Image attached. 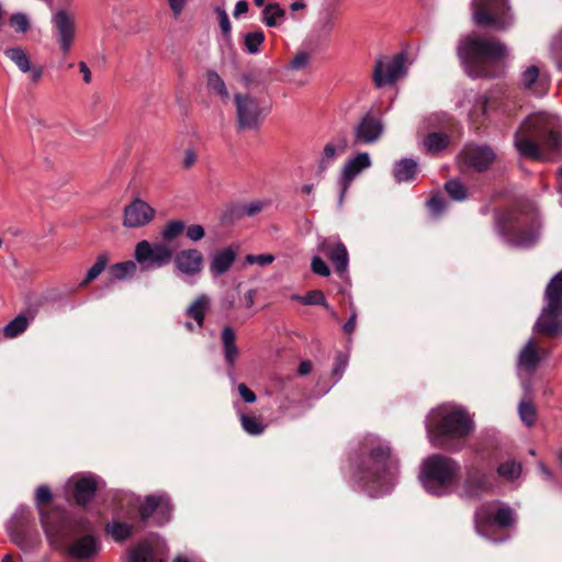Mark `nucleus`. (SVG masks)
Instances as JSON below:
<instances>
[{
	"instance_id": "57",
	"label": "nucleus",
	"mask_w": 562,
	"mask_h": 562,
	"mask_svg": "<svg viewBox=\"0 0 562 562\" xmlns=\"http://www.w3.org/2000/svg\"><path fill=\"white\" fill-rule=\"evenodd\" d=\"M428 207L434 215H439L446 209V202L439 196H434L428 201Z\"/></svg>"
},
{
	"instance_id": "54",
	"label": "nucleus",
	"mask_w": 562,
	"mask_h": 562,
	"mask_svg": "<svg viewBox=\"0 0 562 562\" xmlns=\"http://www.w3.org/2000/svg\"><path fill=\"white\" fill-rule=\"evenodd\" d=\"M317 27L319 32L324 34H329L334 29V18L331 14H324L317 22Z\"/></svg>"
},
{
	"instance_id": "61",
	"label": "nucleus",
	"mask_w": 562,
	"mask_h": 562,
	"mask_svg": "<svg viewBox=\"0 0 562 562\" xmlns=\"http://www.w3.org/2000/svg\"><path fill=\"white\" fill-rule=\"evenodd\" d=\"M187 0H168L170 10L175 16H178L184 9Z\"/></svg>"
},
{
	"instance_id": "46",
	"label": "nucleus",
	"mask_w": 562,
	"mask_h": 562,
	"mask_svg": "<svg viewBox=\"0 0 562 562\" xmlns=\"http://www.w3.org/2000/svg\"><path fill=\"white\" fill-rule=\"evenodd\" d=\"M448 194L456 201L467 199V188L457 179L448 181L445 186Z\"/></svg>"
},
{
	"instance_id": "7",
	"label": "nucleus",
	"mask_w": 562,
	"mask_h": 562,
	"mask_svg": "<svg viewBox=\"0 0 562 562\" xmlns=\"http://www.w3.org/2000/svg\"><path fill=\"white\" fill-rule=\"evenodd\" d=\"M547 306L542 311L536 329L547 336L554 337L562 334V270L557 273L546 289Z\"/></svg>"
},
{
	"instance_id": "30",
	"label": "nucleus",
	"mask_w": 562,
	"mask_h": 562,
	"mask_svg": "<svg viewBox=\"0 0 562 562\" xmlns=\"http://www.w3.org/2000/svg\"><path fill=\"white\" fill-rule=\"evenodd\" d=\"M236 336L232 327L226 326L222 331V342L224 347L225 360L228 364L233 366L237 356L238 349L235 344Z\"/></svg>"
},
{
	"instance_id": "59",
	"label": "nucleus",
	"mask_w": 562,
	"mask_h": 562,
	"mask_svg": "<svg viewBox=\"0 0 562 562\" xmlns=\"http://www.w3.org/2000/svg\"><path fill=\"white\" fill-rule=\"evenodd\" d=\"M196 161V154L192 148H187L184 150V156L182 160V166L184 169H190Z\"/></svg>"
},
{
	"instance_id": "34",
	"label": "nucleus",
	"mask_w": 562,
	"mask_h": 562,
	"mask_svg": "<svg viewBox=\"0 0 562 562\" xmlns=\"http://www.w3.org/2000/svg\"><path fill=\"white\" fill-rule=\"evenodd\" d=\"M497 474L506 481L513 482L521 474V464L515 460L508 459L498 464Z\"/></svg>"
},
{
	"instance_id": "60",
	"label": "nucleus",
	"mask_w": 562,
	"mask_h": 562,
	"mask_svg": "<svg viewBox=\"0 0 562 562\" xmlns=\"http://www.w3.org/2000/svg\"><path fill=\"white\" fill-rule=\"evenodd\" d=\"M262 209H263V202H261V201H252V202L248 203L244 207V212L248 216H252V215L261 212Z\"/></svg>"
},
{
	"instance_id": "53",
	"label": "nucleus",
	"mask_w": 562,
	"mask_h": 562,
	"mask_svg": "<svg viewBox=\"0 0 562 562\" xmlns=\"http://www.w3.org/2000/svg\"><path fill=\"white\" fill-rule=\"evenodd\" d=\"M215 12L217 13V16H218V22H220V27L222 30V33L225 36H228L231 34L232 27H231L229 18H228L226 11L221 7H217L215 9Z\"/></svg>"
},
{
	"instance_id": "16",
	"label": "nucleus",
	"mask_w": 562,
	"mask_h": 562,
	"mask_svg": "<svg viewBox=\"0 0 562 562\" xmlns=\"http://www.w3.org/2000/svg\"><path fill=\"white\" fill-rule=\"evenodd\" d=\"M172 260L175 269L180 276L196 277L202 272L204 258L198 249H182L173 255Z\"/></svg>"
},
{
	"instance_id": "63",
	"label": "nucleus",
	"mask_w": 562,
	"mask_h": 562,
	"mask_svg": "<svg viewBox=\"0 0 562 562\" xmlns=\"http://www.w3.org/2000/svg\"><path fill=\"white\" fill-rule=\"evenodd\" d=\"M347 359L342 355H339L336 361V366L333 370L334 374L340 376L344 373L345 369L347 368Z\"/></svg>"
},
{
	"instance_id": "31",
	"label": "nucleus",
	"mask_w": 562,
	"mask_h": 562,
	"mask_svg": "<svg viewBox=\"0 0 562 562\" xmlns=\"http://www.w3.org/2000/svg\"><path fill=\"white\" fill-rule=\"evenodd\" d=\"M346 149L344 143H327L319 158V169L326 170Z\"/></svg>"
},
{
	"instance_id": "9",
	"label": "nucleus",
	"mask_w": 562,
	"mask_h": 562,
	"mask_svg": "<svg viewBox=\"0 0 562 562\" xmlns=\"http://www.w3.org/2000/svg\"><path fill=\"white\" fill-rule=\"evenodd\" d=\"M134 257L143 271L159 269L172 261V248L162 241L140 240L135 246Z\"/></svg>"
},
{
	"instance_id": "35",
	"label": "nucleus",
	"mask_w": 562,
	"mask_h": 562,
	"mask_svg": "<svg viewBox=\"0 0 562 562\" xmlns=\"http://www.w3.org/2000/svg\"><path fill=\"white\" fill-rule=\"evenodd\" d=\"M207 88L221 97L223 101H227L229 99V93L226 88L224 80L221 76L215 71H210L206 78Z\"/></svg>"
},
{
	"instance_id": "41",
	"label": "nucleus",
	"mask_w": 562,
	"mask_h": 562,
	"mask_svg": "<svg viewBox=\"0 0 562 562\" xmlns=\"http://www.w3.org/2000/svg\"><path fill=\"white\" fill-rule=\"evenodd\" d=\"M292 300L299 301L304 305H322L329 310L326 299L322 291L314 290L306 293V295H292Z\"/></svg>"
},
{
	"instance_id": "36",
	"label": "nucleus",
	"mask_w": 562,
	"mask_h": 562,
	"mask_svg": "<svg viewBox=\"0 0 562 562\" xmlns=\"http://www.w3.org/2000/svg\"><path fill=\"white\" fill-rule=\"evenodd\" d=\"M30 324V319L24 315H19L7 324L3 328V335L7 338H15L24 333Z\"/></svg>"
},
{
	"instance_id": "11",
	"label": "nucleus",
	"mask_w": 562,
	"mask_h": 562,
	"mask_svg": "<svg viewBox=\"0 0 562 562\" xmlns=\"http://www.w3.org/2000/svg\"><path fill=\"white\" fill-rule=\"evenodd\" d=\"M406 74V56L397 54L393 57H381L375 61L372 79L380 88L393 85Z\"/></svg>"
},
{
	"instance_id": "32",
	"label": "nucleus",
	"mask_w": 562,
	"mask_h": 562,
	"mask_svg": "<svg viewBox=\"0 0 562 562\" xmlns=\"http://www.w3.org/2000/svg\"><path fill=\"white\" fill-rule=\"evenodd\" d=\"M137 262L127 260L124 262L115 263L110 268L111 279L114 281H122L132 278L137 270Z\"/></svg>"
},
{
	"instance_id": "64",
	"label": "nucleus",
	"mask_w": 562,
	"mask_h": 562,
	"mask_svg": "<svg viewBox=\"0 0 562 562\" xmlns=\"http://www.w3.org/2000/svg\"><path fill=\"white\" fill-rule=\"evenodd\" d=\"M78 68H79L80 74L82 75L83 81L86 83H90L92 76H91V71H90L89 67L87 66V64L85 61H80L78 64Z\"/></svg>"
},
{
	"instance_id": "21",
	"label": "nucleus",
	"mask_w": 562,
	"mask_h": 562,
	"mask_svg": "<svg viewBox=\"0 0 562 562\" xmlns=\"http://www.w3.org/2000/svg\"><path fill=\"white\" fill-rule=\"evenodd\" d=\"M464 162L477 171L487 169L496 158L495 151L488 146L469 145L462 151Z\"/></svg>"
},
{
	"instance_id": "55",
	"label": "nucleus",
	"mask_w": 562,
	"mask_h": 562,
	"mask_svg": "<svg viewBox=\"0 0 562 562\" xmlns=\"http://www.w3.org/2000/svg\"><path fill=\"white\" fill-rule=\"evenodd\" d=\"M186 231V234H187V237L192 240V241H199L201 240L204 235H205V232H204V228L203 226L199 225V224H195V225H191L189 226Z\"/></svg>"
},
{
	"instance_id": "19",
	"label": "nucleus",
	"mask_w": 562,
	"mask_h": 562,
	"mask_svg": "<svg viewBox=\"0 0 562 562\" xmlns=\"http://www.w3.org/2000/svg\"><path fill=\"white\" fill-rule=\"evenodd\" d=\"M318 251L324 254L335 266L338 273H345L349 263L346 246L337 237L324 238L319 241Z\"/></svg>"
},
{
	"instance_id": "27",
	"label": "nucleus",
	"mask_w": 562,
	"mask_h": 562,
	"mask_svg": "<svg viewBox=\"0 0 562 562\" xmlns=\"http://www.w3.org/2000/svg\"><path fill=\"white\" fill-rule=\"evenodd\" d=\"M100 550V543L95 537L87 535L76 539L70 547V554L77 559H89Z\"/></svg>"
},
{
	"instance_id": "44",
	"label": "nucleus",
	"mask_w": 562,
	"mask_h": 562,
	"mask_svg": "<svg viewBox=\"0 0 562 562\" xmlns=\"http://www.w3.org/2000/svg\"><path fill=\"white\" fill-rule=\"evenodd\" d=\"M518 413L521 422L527 426H532L537 418L536 407L529 403L521 401L518 406Z\"/></svg>"
},
{
	"instance_id": "58",
	"label": "nucleus",
	"mask_w": 562,
	"mask_h": 562,
	"mask_svg": "<svg viewBox=\"0 0 562 562\" xmlns=\"http://www.w3.org/2000/svg\"><path fill=\"white\" fill-rule=\"evenodd\" d=\"M238 394L246 403H254L256 401V394L244 383L237 386Z\"/></svg>"
},
{
	"instance_id": "38",
	"label": "nucleus",
	"mask_w": 562,
	"mask_h": 562,
	"mask_svg": "<svg viewBox=\"0 0 562 562\" xmlns=\"http://www.w3.org/2000/svg\"><path fill=\"white\" fill-rule=\"evenodd\" d=\"M186 229V224L180 220H172L166 223L164 228L161 229V237L164 243L171 241L179 237Z\"/></svg>"
},
{
	"instance_id": "50",
	"label": "nucleus",
	"mask_w": 562,
	"mask_h": 562,
	"mask_svg": "<svg viewBox=\"0 0 562 562\" xmlns=\"http://www.w3.org/2000/svg\"><path fill=\"white\" fill-rule=\"evenodd\" d=\"M311 269L314 273L322 276V277H328L330 274L329 267L326 265V262L318 256H314L312 258L311 262Z\"/></svg>"
},
{
	"instance_id": "37",
	"label": "nucleus",
	"mask_w": 562,
	"mask_h": 562,
	"mask_svg": "<svg viewBox=\"0 0 562 562\" xmlns=\"http://www.w3.org/2000/svg\"><path fill=\"white\" fill-rule=\"evenodd\" d=\"M448 144L449 137L443 133H430L424 140L426 150L432 154L445 149Z\"/></svg>"
},
{
	"instance_id": "2",
	"label": "nucleus",
	"mask_w": 562,
	"mask_h": 562,
	"mask_svg": "<svg viewBox=\"0 0 562 562\" xmlns=\"http://www.w3.org/2000/svg\"><path fill=\"white\" fill-rule=\"evenodd\" d=\"M397 472V460L391 456L390 447L379 440L367 449V454L356 467L355 476L371 496H380L392 488Z\"/></svg>"
},
{
	"instance_id": "12",
	"label": "nucleus",
	"mask_w": 562,
	"mask_h": 562,
	"mask_svg": "<svg viewBox=\"0 0 562 562\" xmlns=\"http://www.w3.org/2000/svg\"><path fill=\"white\" fill-rule=\"evenodd\" d=\"M156 216V210L146 201L135 198L123 211V226L126 228H140Z\"/></svg>"
},
{
	"instance_id": "6",
	"label": "nucleus",
	"mask_w": 562,
	"mask_h": 562,
	"mask_svg": "<svg viewBox=\"0 0 562 562\" xmlns=\"http://www.w3.org/2000/svg\"><path fill=\"white\" fill-rule=\"evenodd\" d=\"M496 228L505 240L514 246L528 247L539 237V224L527 218L516 211H507L496 218Z\"/></svg>"
},
{
	"instance_id": "13",
	"label": "nucleus",
	"mask_w": 562,
	"mask_h": 562,
	"mask_svg": "<svg viewBox=\"0 0 562 562\" xmlns=\"http://www.w3.org/2000/svg\"><path fill=\"white\" fill-rule=\"evenodd\" d=\"M52 23L60 49L64 54H68L71 49L76 33L74 15L65 10H57L52 16Z\"/></svg>"
},
{
	"instance_id": "62",
	"label": "nucleus",
	"mask_w": 562,
	"mask_h": 562,
	"mask_svg": "<svg viewBox=\"0 0 562 562\" xmlns=\"http://www.w3.org/2000/svg\"><path fill=\"white\" fill-rule=\"evenodd\" d=\"M357 323V312L355 308L351 310L350 317L347 319V322L344 324V330L347 334H351L356 328Z\"/></svg>"
},
{
	"instance_id": "8",
	"label": "nucleus",
	"mask_w": 562,
	"mask_h": 562,
	"mask_svg": "<svg viewBox=\"0 0 562 562\" xmlns=\"http://www.w3.org/2000/svg\"><path fill=\"white\" fill-rule=\"evenodd\" d=\"M473 21L480 26L503 31L513 23L508 0H473Z\"/></svg>"
},
{
	"instance_id": "23",
	"label": "nucleus",
	"mask_w": 562,
	"mask_h": 562,
	"mask_svg": "<svg viewBox=\"0 0 562 562\" xmlns=\"http://www.w3.org/2000/svg\"><path fill=\"white\" fill-rule=\"evenodd\" d=\"M5 56L14 63L19 70L23 74H30V80L36 83L43 76V68L41 66L32 65L27 53L22 47L8 48L4 52Z\"/></svg>"
},
{
	"instance_id": "4",
	"label": "nucleus",
	"mask_w": 562,
	"mask_h": 562,
	"mask_svg": "<svg viewBox=\"0 0 562 562\" xmlns=\"http://www.w3.org/2000/svg\"><path fill=\"white\" fill-rule=\"evenodd\" d=\"M428 437L436 445L445 439H463L474 429L468 412L456 405L443 404L434 408L426 418Z\"/></svg>"
},
{
	"instance_id": "49",
	"label": "nucleus",
	"mask_w": 562,
	"mask_h": 562,
	"mask_svg": "<svg viewBox=\"0 0 562 562\" xmlns=\"http://www.w3.org/2000/svg\"><path fill=\"white\" fill-rule=\"evenodd\" d=\"M10 25L16 32L25 33L30 29V20L24 13H15L10 18Z\"/></svg>"
},
{
	"instance_id": "29",
	"label": "nucleus",
	"mask_w": 562,
	"mask_h": 562,
	"mask_svg": "<svg viewBox=\"0 0 562 562\" xmlns=\"http://www.w3.org/2000/svg\"><path fill=\"white\" fill-rule=\"evenodd\" d=\"M394 177L397 182L411 181L417 173V162L409 158H404L395 164Z\"/></svg>"
},
{
	"instance_id": "17",
	"label": "nucleus",
	"mask_w": 562,
	"mask_h": 562,
	"mask_svg": "<svg viewBox=\"0 0 562 562\" xmlns=\"http://www.w3.org/2000/svg\"><path fill=\"white\" fill-rule=\"evenodd\" d=\"M520 86L537 95H543L550 85L549 74L538 65H528L520 74Z\"/></svg>"
},
{
	"instance_id": "51",
	"label": "nucleus",
	"mask_w": 562,
	"mask_h": 562,
	"mask_svg": "<svg viewBox=\"0 0 562 562\" xmlns=\"http://www.w3.org/2000/svg\"><path fill=\"white\" fill-rule=\"evenodd\" d=\"M310 63V55L306 52H299L292 59L290 68L293 70H302Z\"/></svg>"
},
{
	"instance_id": "26",
	"label": "nucleus",
	"mask_w": 562,
	"mask_h": 562,
	"mask_svg": "<svg viewBox=\"0 0 562 562\" xmlns=\"http://www.w3.org/2000/svg\"><path fill=\"white\" fill-rule=\"evenodd\" d=\"M237 257L236 251L232 247L216 251L210 260V272L213 277H220L226 273Z\"/></svg>"
},
{
	"instance_id": "20",
	"label": "nucleus",
	"mask_w": 562,
	"mask_h": 562,
	"mask_svg": "<svg viewBox=\"0 0 562 562\" xmlns=\"http://www.w3.org/2000/svg\"><path fill=\"white\" fill-rule=\"evenodd\" d=\"M490 479V474L485 471L477 468L471 469L462 486L461 495L467 498H479L488 493L493 487Z\"/></svg>"
},
{
	"instance_id": "3",
	"label": "nucleus",
	"mask_w": 562,
	"mask_h": 562,
	"mask_svg": "<svg viewBox=\"0 0 562 562\" xmlns=\"http://www.w3.org/2000/svg\"><path fill=\"white\" fill-rule=\"evenodd\" d=\"M561 145L560 135L553 130V121L546 113L528 116L515 134L518 153L533 160L551 159L548 151H555Z\"/></svg>"
},
{
	"instance_id": "28",
	"label": "nucleus",
	"mask_w": 562,
	"mask_h": 562,
	"mask_svg": "<svg viewBox=\"0 0 562 562\" xmlns=\"http://www.w3.org/2000/svg\"><path fill=\"white\" fill-rule=\"evenodd\" d=\"M210 307V297L206 294L199 295L187 308L186 314L192 318L199 328L204 324L205 314Z\"/></svg>"
},
{
	"instance_id": "22",
	"label": "nucleus",
	"mask_w": 562,
	"mask_h": 562,
	"mask_svg": "<svg viewBox=\"0 0 562 562\" xmlns=\"http://www.w3.org/2000/svg\"><path fill=\"white\" fill-rule=\"evenodd\" d=\"M542 359L540 348L535 340L530 339L521 348L517 360V372L521 378L522 374L531 375L538 368Z\"/></svg>"
},
{
	"instance_id": "42",
	"label": "nucleus",
	"mask_w": 562,
	"mask_h": 562,
	"mask_svg": "<svg viewBox=\"0 0 562 562\" xmlns=\"http://www.w3.org/2000/svg\"><path fill=\"white\" fill-rule=\"evenodd\" d=\"M42 524L44 526L45 532L52 542L57 543L59 541V537L63 533V527L56 525L52 521L50 517L41 510Z\"/></svg>"
},
{
	"instance_id": "5",
	"label": "nucleus",
	"mask_w": 562,
	"mask_h": 562,
	"mask_svg": "<svg viewBox=\"0 0 562 562\" xmlns=\"http://www.w3.org/2000/svg\"><path fill=\"white\" fill-rule=\"evenodd\" d=\"M459 471V465L450 458L431 456L422 465L420 481L425 490L434 495L441 496L447 493L448 485Z\"/></svg>"
},
{
	"instance_id": "25",
	"label": "nucleus",
	"mask_w": 562,
	"mask_h": 562,
	"mask_svg": "<svg viewBox=\"0 0 562 562\" xmlns=\"http://www.w3.org/2000/svg\"><path fill=\"white\" fill-rule=\"evenodd\" d=\"M494 520L497 525L502 527H508L514 522V512L508 506H501L495 516L493 517L492 513L485 508L484 506L480 507L475 513V524L476 530L481 533L482 525Z\"/></svg>"
},
{
	"instance_id": "15",
	"label": "nucleus",
	"mask_w": 562,
	"mask_h": 562,
	"mask_svg": "<svg viewBox=\"0 0 562 562\" xmlns=\"http://www.w3.org/2000/svg\"><path fill=\"white\" fill-rule=\"evenodd\" d=\"M371 158L368 153H359L353 158L348 159L340 172L338 184L340 187L339 204L342 203L353 179L359 176L363 170L371 166Z\"/></svg>"
},
{
	"instance_id": "39",
	"label": "nucleus",
	"mask_w": 562,
	"mask_h": 562,
	"mask_svg": "<svg viewBox=\"0 0 562 562\" xmlns=\"http://www.w3.org/2000/svg\"><path fill=\"white\" fill-rule=\"evenodd\" d=\"M285 12L278 3L268 4L262 11V20L268 26H276Z\"/></svg>"
},
{
	"instance_id": "10",
	"label": "nucleus",
	"mask_w": 562,
	"mask_h": 562,
	"mask_svg": "<svg viewBox=\"0 0 562 562\" xmlns=\"http://www.w3.org/2000/svg\"><path fill=\"white\" fill-rule=\"evenodd\" d=\"M236 106V122L239 130H257L269 113L259 101L250 95L237 93L234 97Z\"/></svg>"
},
{
	"instance_id": "47",
	"label": "nucleus",
	"mask_w": 562,
	"mask_h": 562,
	"mask_svg": "<svg viewBox=\"0 0 562 562\" xmlns=\"http://www.w3.org/2000/svg\"><path fill=\"white\" fill-rule=\"evenodd\" d=\"M265 35L262 32H251L245 36V46L249 54H256L259 46L263 43Z\"/></svg>"
},
{
	"instance_id": "24",
	"label": "nucleus",
	"mask_w": 562,
	"mask_h": 562,
	"mask_svg": "<svg viewBox=\"0 0 562 562\" xmlns=\"http://www.w3.org/2000/svg\"><path fill=\"white\" fill-rule=\"evenodd\" d=\"M67 486L72 490L76 502L79 505H85L93 497L98 482L94 475L88 474L81 477H71Z\"/></svg>"
},
{
	"instance_id": "33",
	"label": "nucleus",
	"mask_w": 562,
	"mask_h": 562,
	"mask_svg": "<svg viewBox=\"0 0 562 562\" xmlns=\"http://www.w3.org/2000/svg\"><path fill=\"white\" fill-rule=\"evenodd\" d=\"M131 562H161L155 557L154 550L148 541L142 542L130 551Z\"/></svg>"
},
{
	"instance_id": "18",
	"label": "nucleus",
	"mask_w": 562,
	"mask_h": 562,
	"mask_svg": "<svg viewBox=\"0 0 562 562\" xmlns=\"http://www.w3.org/2000/svg\"><path fill=\"white\" fill-rule=\"evenodd\" d=\"M139 514L143 520L155 516L158 525H164L170 520L171 505L165 495H149L142 504Z\"/></svg>"
},
{
	"instance_id": "40",
	"label": "nucleus",
	"mask_w": 562,
	"mask_h": 562,
	"mask_svg": "<svg viewBox=\"0 0 562 562\" xmlns=\"http://www.w3.org/2000/svg\"><path fill=\"white\" fill-rule=\"evenodd\" d=\"M240 423L243 429L251 436H258L262 434L266 428V426L257 417L251 415L241 414Z\"/></svg>"
},
{
	"instance_id": "45",
	"label": "nucleus",
	"mask_w": 562,
	"mask_h": 562,
	"mask_svg": "<svg viewBox=\"0 0 562 562\" xmlns=\"http://www.w3.org/2000/svg\"><path fill=\"white\" fill-rule=\"evenodd\" d=\"M106 531L117 541L124 540L130 537L132 528L124 522L113 521L106 525Z\"/></svg>"
},
{
	"instance_id": "14",
	"label": "nucleus",
	"mask_w": 562,
	"mask_h": 562,
	"mask_svg": "<svg viewBox=\"0 0 562 562\" xmlns=\"http://www.w3.org/2000/svg\"><path fill=\"white\" fill-rule=\"evenodd\" d=\"M383 132L382 120L371 113H367L353 127V143L356 145L373 144L380 139Z\"/></svg>"
},
{
	"instance_id": "1",
	"label": "nucleus",
	"mask_w": 562,
	"mask_h": 562,
	"mask_svg": "<svg viewBox=\"0 0 562 562\" xmlns=\"http://www.w3.org/2000/svg\"><path fill=\"white\" fill-rule=\"evenodd\" d=\"M457 54L470 77L492 78L502 74L499 64L508 57L509 52L497 40L472 34L460 38Z\"/></svg>"
},
{
	"instance_id": "56",
	"label": "nucleus",
	"mask_w": 562,
	"mask_h": 562,
	"mask_svg": "<svg viewBox=\"0 0 562 562\" xmlns=\"http://www.w3.org/2000/svg\"><path fill=\"white\" fill-rule=\"evenodd\" d=\"M52 498L50 490L46 485H41L36 488L35 501L37 505L49 502Z\"/></svg>"
},
{
	"instance_id": "43",
	"label": "nucleus",
	"mask_w": 562,
	"mask_h": 562,
	"mask_svg": "<svg viewBox=\"0 0 562 562\" xmlns=\"http://www.w3.org/2000/svg\"><path fill=\"white\" fill-rule=\"evenodd\" d=\"M106 265H108V257L105 255H100L97 258V261L94 262V265L88 270L87 276H86L85 280L80 283V285L85 286L88 283H90L91 281H93L94 279H97L102 273V271L105 269Z\"/></svg>"
},
{
	"instance_id": "48",
	"label": "nucleus",
	"mask_w": 562,
	"mask_h": 562,
	"mask_svg": "<svg viewBox=\"0 0 562 562\" xmlns=\"http://www.w3.org/2000/svg\"><path fill=\"white\" fill-rule=\"evenodd\" d=\"M550 52L558 68L562 70V30L553 37Z\"/></svg>"
},
{
	"instance_id": "52",
	"label": "nucleus",
	"mask_w": 562,
	"mask_h": 562,
	"mask_svg": "<svg viewBox=\"0 0 562 562\" xmlns=\"http://www.w3.org/2000/svg\"><path fill=\"white\" fill-rule=\"evenodd\" d=\"M246 261L250 265L268 266L274 261V257L270 254L248 255Z\"/></svg>"
}]
</instances>
